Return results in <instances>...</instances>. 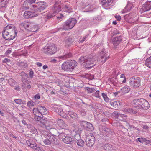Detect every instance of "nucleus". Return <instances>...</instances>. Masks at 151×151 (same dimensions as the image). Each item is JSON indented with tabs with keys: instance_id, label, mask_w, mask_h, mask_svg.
Here are the masks:
<instances>
[{
	"instance_id": "f257e3e1",
	"label": "nucleus",
	"mask_w": 151,
	"mask_h": 151,
	"mask_svg": "<svg viewBox=\"0 0 151 151\" xmlns=\"http://www.w3.org/2000/svg\"><path fill=\"white\" fill-rule=\"evenodd\" d=\"M48 112L47 109L45 106L38 105V125L47 130H49L52 128V126L48 125V122L42 118L43 115L47 114Z\"/></svg>"
},
{
	"instance_id": "f03ea898",
	"label": "nucleus",
	"mask_w": 151,
	"mask_h": 151,
	"mask_svg": "<svg viewBox=\"0 0 151 151\" xmlns=\"http://www.w3.org/2000/svg\"><path fill=\"white\" fill-rule=\"evenodd\" d=\"M16 29L12 24L7 25L4 28L2 33L3 38L7 40L14 39L17 35Z\"/></svg>"
},
{
	"instance_id": "7ed1b4c3",
	"label": "nucleus",
	"mask_w": 151,
	"mask_h": 151,
	"mask_svg": "<svg viewBox=\"0 0 151 151\" xmlns=\"http://www.w3.org/2000/svg\"><path fill=\"white\" fill-rule=\"evenodd\" d=\"M79 61L83 64L86 68H91L95 65L96 60H94L91 55L81 56L79 59Z\"/></svg>"
},
{
	"instance_id": "20e7f679",
	"label": "nucleus",
	"mask_w": 151,
	"mask_h": 151,
	"mask_svg": "<svg viewBox=\"0 0 151 151\" xmlns=\"http://www.w3.org/2000/svg\"><path fill=\"white\" fill-rule=\"evenodd\" d=\"M132 103L134 107L138 108L139 109H142L144 110H147L150 107L148 102L143 98L134 99Z\"/></svg>"
},
{
	"instance_id": "39448f33",
	"label": "nucleus",
	"mask_w": 151,
	"mask_h": 151,
	"mask_svg": "<svg viewBox=\"0 0 151 151\" xmlns=\"http://www.w3.org/2000/svg\"><path fill=\"white\" fill-rule=\"evenodd\" d=\"M77 63L74 60L64 62L62 64V69L65 71L72 72L77 65Z\"/></svg>"
},
{
	"instance_id": "423d86ee",
	"label": "nucleus",
	"mask_w": 151,
	"mask_h": 151,
	"mask_svg": "<svg viewBox=\"0 0 151 151\" xmlns=\"http://www.w3.org/2000/svg\"><path fill=\"white\" fill-rule=\"evenodd\" d=\"M77 22L76 20L74 18L70 19L63 24L62 29L68 30L72 28Z\"/></svg>"
},
{
	"instance_id": "0eeeda50",
	"label": "nucleus",
	"mask_w": 151,
	"mask_h": 151,
	"mask_svg": "<svg viewBox=\"0 0 151 151\" xmlns=\"http://www.w3.org/2000/svg\"><path fill=\"white\" fill-rule=\"evenodd\" d=\"M129 80V85L132 88H137L140 86L141 79L139 77L133 76Z\"/></svg>"
},
{
	"instance_id": "6e6552de",
	"label": "nucleus",
	"mask_w": 151,
	"mask_h": 151,
	"mask_svg": "<svg viewBox=\"0 0 151 151\" xmlns=\"http://www.w3.org/2000/svg\"><path fill=\"white\" fill-rule=\"evenodd\" d=\"M57 50V48L54 44H52L47 46H45L42 49L44 53L50 55L55 53Z\"/></svg>"
},
{
	"instance_id": "1a4fd4ad",
	"label": "nucleus",
	"mask_w": 151,
	"mask_h": 151,
	"mask_svg": "<svg viewBox=\"0 0 151 151\" xmlns=\"http://www.w3.org/2000/svg\"><path fill=\"white\" fill-rule=\"evenodd\" d=\"M109 56L108 52L105 50V49H103L100 52L99 57L101 63L103 64L109 58Z\"/></svg>"
},
{
	"instance_id": "9d476101",
	"label": "nucleus",
	"mask_w": 151,
	"mask_h": 151,
	"mask_svg": "<svg viewBox=\"0 0 151 151\" xmlns=\"http://www.w3.org/2000/svg\"><path fill=\"white\" fill-rule=\"evenodd\" d=\"M99 130L104 136H108L109 134L113 135L114 134L113 129L101 126L99 127Z\"/></svg>"
},
{
	"instance_id": "9b49d317",
	"label": "nucleus",
	"mask_w": 151,
	"mask_h": 151,
	"mask_svg": "<svg viewBox=\"0 0 151 151\" xmlns=\"http://www.w3.org/2000/svg\"><path fill=\"white\" fill-rule=\"evenodd\" d=\"M95 139L92 134H89L87 136L86 140V144L88 147L93 146L95 142Z\"/></svg>"
},
{
	"instance_id": "f8f14e48",
	"label": "nucleus",
	"mask_w": 151,
	"mask_h": 151,
	"mask_svg": "<svg viewBox=\"0 0 151 151\" xmlns=\"http://www.w3.org/2000/svg\"><path fill=\"white\" fill-rule=\"evenodd\" d=\"M61 1H58L55 2L53 5L52 11L56 14L61 10Z\"/></svg>"
},
{
	"instance_id": "ddd939ff",
	"label": "nucleus",
	"mask_w": 151,
	"mask_h": 151,
	"mask_svg": "<svg viewBox=\"0 0 151 151\" xmlns=\"http://www.w3.org/2000/svg\"><path fill=\"white\" fill-rule=\"evenodd\" d=\"M37 14L33 12V11H26L24 12L23 17L26 19L32 18L33 17L37 16Z\"/></svg>"
},
{
	"instance_id": "4468645a",
	"label": "nucleus",
	"mask_w": 151,
	"mask_h": 151,
	"mask_svg": "<svg viewBox=\"0 0 151 151\" xmlns=\"http://www.w3.org/2000/svg\"><path fill=\"white\" fill-rule=\"evenodd\" d=\"M74 140H73L76 143L77 145L80 147H83L85 144L84 141L80 139V134H77L74 137Z\"/></svg>"
},
{
	"instance_id": "2eb2a0df",
	"label": "nucleus",
	"mask_w": 151,
	"mask_h": 151,
	"mask_svg": "<svg viewBox=\"0 0 151 151\" xmlns=\"http://www.w3.org/2000/svg\"><path fill=\"white\" fill-rule=\"evenodd\" d=\"M151 9V1H147L145 2L141 10L142 12L149 11Z\"/></svg>"
},
{
	"instance_id": "dca6fc26",
	"label": "nucleus",
	"mask_w": 151,
	"mask_h": 151,
	"mask_svg": "<svg viewBox=\"0 0 151 151\" xmlns=\"http://www.w3.org/2000/svg\"><path fill=\"white\" fill-rule=\"evenodd\" d=\"M122 40V37L121 35L117 36L113 38L112 42L115 46H117L120 43Z\"/></svg>"
},
{
	"instance_id": "f3484780",
	"label": "nucleus",
	"mask_w": 151,
	"mask_h": 151,
	"mask_svg": "<svg viewBox=\"0 0 151 151\" xmlns=\"http://www.w3.org/2000/svg\"><path fill=\"white\" fill-rule=\"evenodd\" d=\"M31 25V23L26 21H24L20 24V27L22 28L29 30L30 26Z\"/></svg>"
},
{
	"instance_id": "a211bd4d",
	"label": "nucleus",
	"mask_w": 151,
	"mask_h": 151,
	"mask_svg": "<svg viewBox=\"0 0 151 151\" xmlns=\"http://www.w3.org/2000/svg\"><path fill=\"white\" fill-rule=\"evenodd\" d=\"M104 148L106 151H115V147L109 144H106L104 146Z\"/></svg>"
},
{
	"instance_id": "6ab92c4d",
	"label": "nucleus",
	"mask_w": 151,
	"mask_h": 151,
	"mask_svg": "<svg viewBox=\"0 0 151 151\" xmlns=\"http://www.w3.org/2000/svg\"><path fill=\"white\" fill-rule=\"evenodd\" d=\"M38 12L43 10L46 7L47 5L46 2L42 1H38Z\"/></svg>"
},
{
	"instance_id": "aec40b11",
	"label": "nucleus",
	"mask_w": 151,
	"mask_h": 151,
	"mask_svg": "<svg viewBox=\"0 0 151 151\" xmlns=\"http://www.w3.org/2000/svg\"><path fill=\"white\" fill-rule=\"evenodd\" d=\"M102 5L104 7L110 6L113 2V0H101Z\"/></svg>"
},
{
	"instance_id": "412c9836",
	"label": "nucleus",
	"mask_w": 151,
	"mask_h": 151,
	"mask_svg": "<svg viewBox=\"0 0 151 151\" xmlns=\"http://www.w3.org/2000/svg\"><path fill=\"white\" fill-rule=\"evenodd\" d=\"M26 144L28 146H29L30 147L34 149H36L35 148L37 147V144L35 142L32 140H27L26 142Z\"/></svg>"
},
{
	"instance_id": "4be33fe9",
	"label": "nucleus",
	"mask_w": 151,
	"mask_h": 151,
	"mask_svg": "<svg viewBox=\"0 0 151 151\" xmlns=\"http://www.w3.org/2000/svg\"><path fill=\"white\" fill-rule=\"evenodd\" d=\"M74 140V139H73L70 137L69 136H66L64 138H62V141L64 143L66 144H71Z\"/></svg>"
},
{
	"instance_id": "5701e85b",
	"label": "nucleus",
	"mask_w": 151,
	"mask_h": 151,
	"mask_svg": "<svg viewBox=\"0 0 151 151\" xmlns=\"http://www.w3.org/2000/svg\"><path fill=\"white\" fill-rule=\"evenodd\" d=\"M124 111L125 112H128L131 114H134L137 113L136 110L133 109L131 108H126L124 109Z\"/></svg>"
},
{
	"instance_id": "b1692460",
	"label": "nucleus",
	"mask_w": 151,
	"mask_h": 151,
	"mask_svg": "<svg viewBox=\"0 0 151 151\" xmlns=\"http://www.w3.org/2000/svg\"><path fill=\"white\" fill-rule=\"evenodd\" d=\"M132 6V5L131 4H128L124 9L121 11L122 13H125L129 12L131 10Z\"/></svg>"
},
{
	"instance_id": "393cba45",
	"label": "nucleus",
	"mask_w": 151,
	"mask_h": 151,
	"mask_svg": "<svg viewBox=\"0 0 151 151\" xmlns=\"http://www.w3.org/2000/svg\"><path fill=\"white\" fill-rule=\"evenodd\" d=\"M131 14H129L128 16L127 22L128 23L131 24H135L137 21V19L135 17H130Z\"/></svg>"
},
{
	"instance_id": "a878e982",
	"label": "nucleus",
	"mask_w": 151,
	"mask_h": 151,
	"mask_svg": "<svg viewBox=\"0 0 151 151\" xmlns=\"http://www.w3.org/2000/svg\"><path fill=\"white\" fill-rule=\"evenodd\" d=\"M57 124L62 129H65V128L66 127V124L62 119H59L58 120Z\"/></svg>"
},
{
	"instance_id": "bb28decb",
	"label": "nucleus",
	"mask_w": 151,
	"mask_h": 151,
	"mask_svg": "<svg viewBox=\"0 0 151 151\" xmlns=\"http://www.w3.org/2000/svg\"><path fill=\"white\" fill-rule=\"evenodd\" d=\"M49 139L51 140V142H52L56 145L60 146L59 140L55 137L53 136H50L49 138Z\"/></svg>"
},
{
	"instance_id": "cd10ccee",
	"label": "nucleus",
	"mask_w": 151,
	"mask_h": 151,
	"mask_svg": "<svg viewBox=\"0 0 151 151\" xmlns=\"http://www.w3.org/2000/svg\"><path fill=\"white\" fill-rule=\"evenodd\" d=\"M68 114L70 117L73 119H77L78 118V116L77 114L73 111H69Z\"/></svg>"
},
{
	"instance_id": "c85d7f7f",
	"label": "nucleus",
	"mask_w": 151,
	"mask_h": 151,
	"mask_svg": "<svg viewBox=\"0 0 151 151\" xmlns=\"http://www.w3.org/2000/svg\"><path fill=\"white\" fill-rule=\"evenodd\" d=\"M41 135L42 138H43V137H44L48 139L50 136V134L48 131L43 130L41 132Z\"/></svg>"
},
{
	"instance_id": "c756f323",
	"label": "nucleus",
	"mask_w": 151,
	"mask_h": 151,
	"mask_svg": "<svg viewBox=\"0 0 151 151\" xmlns=\"http://www.w3.org/2000/svg\"><path fill=\"white\" fill-rule=\"evenodd\" d=\"M56 15V14L52 11L47 13L46 17L48 19H50Z\"/></svg>"
},
{
	"instance_id": "7c9ffc66",
	"label": "nucleus",
	"mask_w": 151,
	"mask_h": 151,
	"mask_svg": "<svg viewBox=\"0 0 151 151\" xmlns=\"http://www.w3.org/2000/svg\"><path fill=\"white\" fill-rule=\"evenodd\" d=\"M63 9L66 12L68 13H70L73 11L72 6L70 5H65L63 7Z\"/></svg>"
},
{
	"instance_id": "2f4dec72",
	"label": "nucleus",
	"mask_w": 151,
	"mask_h": 151,
	"mask_svg": "<svg viewBox=\"0 0 151 151\" xmlns=\"http://www.w3.org/2000/svg\"><path fill=\"white\" fill-rule=\"evenodd\" d=\"M85 129L87 130L90 131H92L94 129L92 124L89 122H88Z\"/></svg>"
},
{
	"instance_id": "473e14b6",
	"label": "nucleus",
	"mask_w": 151,
	"mask_h": 151,
	"mask_svg": "<svg viewBox=\"0 0 151 151\" xmlns=\"http://www.w3.org/2000/svg\"><path fill=\"white\" fill-rule=\"evenodd\" d=\"M9 0H0V8L4 7L8 4Z\"/></svg>"
},
{
	"instance_id": "72a5a7b5",
	"label": "nucleus",
	"mask_w": 151,
	"mask_h": 151,
	"mask_svg": "<svg viewBox=\"0 0 151 151\" xmlns=\"http://www.w3.org/2000/svg\"><path fill=\"white\" fill-rule=\"evenodd\" d=\"M130 89V88L128 86H126L123 87L121 90V92L123 93H128Z\"/></svg>"
},
{
	"instance_id": "f704fd0d",
	"label": "nucleus",
	"mask_w": 151,
	"mask_h": 151,
	"mask_svg": "<svg viewBox=\"0 0 151 151\" xmlns=\"http://www.w3.org/2000/svg\"><path fill=\"white\" fill-rule=\"evenodd\" d=\"M145 64L147 67L151 68V56L146 60Z\"/></svg>"
},
{
	"instance_id": "c9c22d12",
	"label": "nucleus",
	"mask_w": 151,
	"mask_h": 151,
	"mask_svg": "<svg viewBox=\"0 0 151 151\" xmlns=\"http://www.w3.org/2000/svg\"><path fill=\"white\" fill-rule=\"evenodd\" d=\"M72 39L71 37L69 36L67 37L65 40V44L66 45L69 46L72 42Z\"/></svg>"
},
{
	"instance_id": "e433bc0d",
	"label": "nucleus",
	"mask_w": 151,
	"mask_h": 151,
	"mask_svg": "<svg viewBox=\"0 0 151 151\" xmlns=\"http://www.w3.org/2000/svg\"><path fill=\"white\" fill-rule=\"evenodd\" d=\"M72 54L70 52H68L67 54H65L63 56H60L59 57L60 58H63L64 59H66L68 58H69L72 57Z\"/></svg>"
},
{
	"instance_id": "4c0bfd02",
	"label": "nucleus",
	"mask_w": 151,
	"mask_h": 151,
	"mask_svg": "<svg viewBox=\"0 0 151 151\" xmlns=\"http://www.w3.org/2000/svg\"><path fill=\"white\" fill-rule=\"evenodd\" d=\"M100 20V19L98 18V17H94L92 18H91L89 21L91 22L94 23H96L98 22Z\"/></svg>"
},
{
	"instance_id": "58836bf2",
	"label": "nucleus",
	"mask_w": 151,
	"mask_h": 151,
	"mask_svg": "<svg viewBox=\"0 0 151 151\" xmlns=\"http://www.w3.org/2000/svg\"><path fill=\"white\" fill-rule=\"evenodd\" d=\"M31 11H33L37 14L38 12V6L36 5H33L30 8Z\"/></svg>"
},
{
	"instance_id": "ea45409f",
	"label": "nucleus",
	"mask_w": 151,
	"mask_h": 151,
	"mask_svg": "<svg viewBox=\"0 0 151 151\" xmlns=\"http://www.w3.org/2000/svg\"><path fill=\"white\" fill-rule=\"evenodd\" d=\"M8 81L9 84L11 86H14L16 84V83L15 81L12 78L9 79Z\"/></svg>"
},
{
	"instance_id": "a19ab883",
	"label": "nucleus",
	"mask_w": 151,
	"mask_h": 151,
	"mask_svg": "<svg viewBox=\"0 0 151 151\" xmlns=\"http://www.w3.org/2000/svg\"><path fill=\"white\" fill-rule=\"evenodd\" d=\"M113 115L115 116L116 118L119 119V117H122L124 114L119 113L118 112L114 111L113 114Z\"/></svg>"
},
{
	"instance_id": "79ce46f5",
	"label": "nucleus",
	"mask_w": 151,
	"mask_h": 151,
	"mask_svg": "<svg viewBox=\"0 0 151 151\" xmlns=\"http://www.w3.org/2000/svg\"><path fill=\"white\" fill-rule=\"evenodd\" d=\"M88 122L85 121H80L79 123L81 127L84 128H86L87 124Z\"/></svg>"
},
{
	"instance_id": "37998d69",
	"label": "nucleus",
	"mask_w": 151,
	"mask_h": 151,
	"mask_svg": "<svg viewBox=\"0 0 151 151\" xmlns=\"http://www.w3.org/2000/svg\"><path fill=\"white\" fill-rule=\"evenodd\" d=\"M85 90L87 91L88 93H92L93 92H94L95 91V90L94 88H91L88 87H85Z\"/></svg>"
},
{
	"instance_id": "c03bdc74",
	"label": "nucleus",
	"mask_w": 151,
	"mask_h": 151,
	"mask_svg": "<svg viewBox=\"0 0 151 151\" xmlns=\"http://www.w3.org/2000/svg\"><path fill=\"white\" fill-rule=\"evenodd\" d=\"M29 30L33 32L36 31H37V27L35 25H32V24L31 23V25L30 26Z\"/></svg>"
},
{
	"instance_id": "a18cd8bd",
	"label": "nucleus",
	"mask_w": 151,
	"mask_h": 151,
	"mask_svg": "<svg viewBox=\"0 0 151 151\" xmlns=\"http://www.w3.org/2000/svg\"><path fill=\"white\" fill-rule=\"evenodd\" d=\"M136 141L137 142H139L141 143H143L146 141V139L145 138L140 137L137 139Z\"/></svg>"
},
{
	"instance_id": "49530a36",
	"label": "nucleus",
	"mask_w": 151,
	"mask_h": 151,
	"mask_svg": "<svg viewBox=\"0 0 151 151\" xmlns=\"http://www.w3.org/2000/svg\"><path fill=\"white\" fill-rule=\"evenodd\" d=\"M88 35H86L85 36L83 37L82 38H80L79 39V43H82L84 41L86 40V39L88 37Z\"/></svg>"
},
{
	"instance_id": "de8ad7c7",
	"label": "nucleus",
	"mask_w": 151,
	"mask_h": 151,
	"mask_svg": "<svg viewBox=\"0 0 151 151\" xmlns=\"http://www.w3.org/2000/svg\"><path fill=\"white\" fill-rule=\"evenodd\" d=\"M25 1H24V4L23 5V9H28L29 8V3L27 2L25 3Z\"/></svg>"
},
{
	"instance_id": "09e8293b",
	"label": "nucleus",
	"mask_w": 151,
	"mask_h": 151,
	"mask_svg": "<svg viewBox=\"0 0 151 151\" xmlns=\"http://www.w3.org/2000/svg\"><path fill=\"white\" fill-rule=\"evenodd\" d=\"M102 96L104 100L106 102H108L109 101V99L107 95L104 93H102Z\"/></svg>"
},
{
	"instance_id": "8fccbe9b",
	"label": "nucleus",
	"mask_w": 151,
	"mask_h": 151,
	"mask_svg": "<svg viewBox=\"0 0 151 151\" xmlns=\"http://www.w3.org/2000/svg\"><path fill=\"white\" fill-rule=\"evenodd\" d=\"M121 79L123 78V80H121V82L122 83H124L126 82V78L125 75L124 74H122L120 76Z\"/></svg>"
},
{
	"instance_id": "3c124183",
	"label": "nucleus",
	"mask_w": 151,
	"mask_h": 151,
	"mask_svg": "<svg viewBox=\"0 0 151 151\" xmlns=\"http://www.w3.org/2000/svg\"><path fill=\"white\" fill-rule=\"evenodd\" d=\"M43 142L45 145H50L51 143V140L48 139L44 140Z\"/></svg>"
},
{
	"instance_id": "603ef678",
	"label": "nucleus",
	"mask_w": 151,
	"mask_h": 151,
	"mask_svg": "<svg viewBox=\"0 0 151 151\" xmlns=\"http://www.w3.org/2000/svg\"><path fill=\"white\" fill-rule=\"evenodd\" d=\"M68 114L65 113L63 111L61 112L60 116H61L62 117L67 119L68 118Z\"/></svg>"
},
{
	"instance_id": "864d4df0",
	"label": "nucleus",
	"mask_w": 151,
	"mask_h": 151,
	"mask_svg": "<svg viewBox=\"0 0 151 151\" xmlns=\"http://www.w3.org/2000/svg\"><path fill=\"white\" fill-rule=\"evenodd\" d=\"M35 103L33 101H29L27 103V105L28 106H34Z\"/></svg>"
},
{
	"instance_id": "5fc2aeb1",
	"label": "nucleus",
	"mask_w": 151,
	"mask_h": 151,
	"mask_svg": "<svg viewBox=\"0 0 151 151\" xmlns=\"http://www.w3.org/2000/svg\"><path fill=\"white\" fill-rule=\"evenodd\" d=\"M35 1L36 0H27L25 1V3L28 2L29 3V5H31V4L35 2Z\"/></svg>"
},
{
	"instance_id": "6e6d98bb",
	"label": "nucleus",
	"mask_w": 151,
	"mask_h": 151,
	"mask_svg": "<svg viewBox=\"0 0 151 151\" xmlns=\"http://www.w3.org/2000/svg\"><path fill=\"white\" fill-rule=\"evenodd\" d=\"M29 84L28 83V81H25V82H23L22 84V87L24 88H26Z\"/></svg>"
},
{
	"instance_id": "4d7b16f0",
	"label": "nucleus",
	"mask_w": 151,
	"mask_h": 151,
	"mask_svg": "<svg viewBox=\"0 0 151 151\" xmlns=\"http://www.w3.org/2000/svg\"><path fill=\"white\" fill-rule=\"evenodd\" d=\"M15 102L17 104H21L22 103V101L20 99H15L14 100Z\"/></svg>"
},
{
	"instance_id": "13d9d810",
	"label": "nucleus",
	"mask_w": 151,
	"mask_h": 151,
	"mask_svg": "<svg viewBox=\"0 0 151 151\" xmlns=\"http://www.w3.org/2000/svg\"><path fill=\"white\" fill-rule=\"evenodd\" d=\"M31 132L34 134H35L37 133V129L34 127H33L31 130Z\"/></svg>"
},
{
	"instance_id": "bf43d9fd",
	"label": "nucleus",
	"mask_w": 151,
	"mask_h": 151,
	"mask_svg": "<svg viewBox=\"0 0 151 151\" xmlns=\"http://www.w3.org/2000/svg\"><path fill=\"white\" fill-rule=\"evenodd\" d=\"M99 91L98 90L94 94V96L98 98H100V96L99 94Z\"/></svg>"
},
{
	"instance_id": "052dcab7",
	"label": "nucleus",
	"mask_w": 151,
	"mask_h": 151,
	"mask_svg": "<svg viewBox=\"0 0 151 151\" xmlns=\"http://www.w3.org/2000/svg\"><path fill=\"white\" fill-rule=\"evenodd\" d=\"M90 74H83L82 75V76L83 78H86L87 79H88L90 77Z\"/></svg>"
},
{
	"instance_id": "680f3d73",
	"label": "nucleus",
	"mask_w": 151,
	"mask_h": 151,
	"mask_svg": "<svg viewBox=\"0 0 151 151\" xmlns=\"http://www.w3.org/2000/svg\"><path fill=\"white\" fill-rule=\"evenodd\" d=\"M119 122L116 121V122H114L112 123V125L114 127H117L119 125Z\"/></svg>"
},
{
	"instance_id": "e2e57ef3",
	"label": "nucleus",
	"mask_w": 151,
	"mask_h": 151,
	"mask_svg": "<svg viewBox=\"0 0 151 151\" xmlns=\"http://www.w3.org/2000/svg\"><path fill=\"white\" fill-rule=\"evenodd\" d=\"M80 114L82 116H84L86 115V113L84 109H82L80 111Z\"/></svg>"
},
{
	"instance_id": "0e129e2a",
	"label": "nucleus",
	"mask_w": 151,
	"mask_h": 151,
	"mask_svg": "<svg viewBox=\"0 0 151 151\" xmlns=\"http://www.w3.org/2000/svg\"><path fill=\"white\" fill-rule=\"evenodd\" d=\"M64 17V16L63 14H60L57 17V19L58 20H60L63 18Z\"/></svg>"
},
{
	"instance_id": "69168bd1",
	"label": "nucleus",
	"mask_w": 151,
	"mask_h": 151,
	"mask_svg": "<svg viewBox=\"0 0 151 151\" xmlns=\"http://www.w3.org/2000/svg\"><path fill=\"white\" fill-rule=\"evenodd\" d=\"M33 113L34 114L37 116L38 114V109L37 108H34L33 109Z\"/></svg>"
},
{
	"instance_id": "338daca9",
	"label": "nucleus",
	"mask_w": 151,
	"mask_h": 151,
	"mask_svg": "<svg viewBox=\"0 0 151 151\" xmlns=\"http://www.w3.org/2000/svg\"><path fill=\"white\" fill-rule=\"evenodd\" d=\"M51 107L52 108V109L53 111H55L56 112L58 111V109H59V108H58L57 107H54V106H52Z\"/></svg>"
},
{
	"instance_id": "774afa93",
	"label": "nucleus",
	"mask_w": 151,
	"mask_h": 151,
	"mask_svg": "<svg viewBox=\"0 0 151 151\" xmlns=\"http://www.w3.org/2000/svg\"><path fill=\"white\" fill-rule=\"evenodd\" d=\"M109 120V118L108 117H104L101 119V121L102 122H104L108 121Z\"/></svg>"
}]
</instances>
